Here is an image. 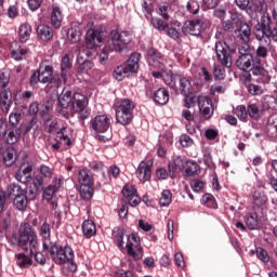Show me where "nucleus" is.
I'll return each instance as SVG.
<instances>
[{
  "label": "nucleus",
  "instance_id": "obj_32",
  "mask_svg": "<svg viewBox=\"0 0 277 277\" xmlns=\"http://www.w3.org/2000/svg\"><path fill=\"white\" fill-rule=\"evenodd\" d=\"M2 135H6L5 142L10 146H14V144H16L21 140V132L18 128H10Z\"/></svg>",
  "mask_w": 277,
  "mask_h": 277
},
{
  "label": "nucleus",
  "instance_id": "obj_54",
  "mask_svg": "<svg viewBox=\"0 0 277 277\" xmlns=\"http://www.w3.org/2000/svg\"><path fill=\"white\" fill-rule=\"evenodd\" d=\"M171 11H172V6L168 2H164V3L158 5L157 13L160 16H162V18H164V21H169L170 14H168V13Z\"/></svg>",
  "mask_w": 277,
  "mask_h": 277
},
{
  "label": "nucleus",
  "instance_id": "obj_33",
  "mask_svg": "<svg viewBox=\"0 0 277 277\" xmlns=\"http://www.w3.org/2000/svg\"><path fill=\"white\" fill-rule=\"evenodd\" d=\"M82 233L85 239H91L96 235V224L92 220H85L82 223Z\"/></svg>",
  "mask_w": 277,
  "mask_h": 277
},
{
  "label": "nucleus",
  "instance_id": "obj_16",
  "mask_svg": "<svg viewBox=\"0 0 277 277\" xmlns=\"http://www.w3.org/2000/svg\"><path fill=\"white\" fill-rule=\"evenodd\" d=\"M34 172V162L26 161L22 163L19 170L15 173V179L18 183H30L31 173Z\"/></svg>",
  "mask_w": 277,
  "mask_h": 277
},
{
  "label": "nucleus",
  "instance_id": "obj_46",
  "mask_svg": "<svg viewBox=\"0 0 277 277\" xmlns=\"http://www.w3.org/2000/svg\"><path fill=\"white\" fill-rule=\"evenodd\" d=\"M61 72L68 77V72L72 70V62H70V56L65 54L61 60Z\"/></svg>",
  "mask_w": 277,
  "mask_h": 277
},
{
  "label": "nucleus",
  "instance_id": "obj_42",
  "mask_svg": "<svg viewBox=\"0 0 277 277\" xmlns=\"http://www.w3.org/2000/svg\"><path fill=\"white\" fill-rule=\"evenodd\" d=\"M19 41L24 44L31 38V25L25 23L19 26L18 30Z\"/></svg>",
  "mask_w": 277,
  "mask_h": 277
},
{
  "label": "nucleus",
  "instance_id": "obj_2",
  "mask_svg": "<svg viewBox=\"0 0 277 277\" xmlns=\"http://www.w3.org/2000/svg\"><path fill=\"white\" fill-rule=\"evenodd\" d=\"M253 36H255V40L259 42H263V40H274L277 42V11H272V16L268 13L263 14L258 21L256 25L253 27Z\"/></svg>",
  "mask_w": 277,
  "mask_h": 277
},
{
  "label": "nucleus",
  "instance_id": "obj_25",
  "mask_svg": "<svg viewBox=\"0 0 277 277\" xmlns=\"http://www.w3.org/2000/svg\"><path fill=\"white\" fill-rule=\"evenodd\" d=\"M72 103V91L68 88H64L62 93L58 95V107L62 109H68Z\"/></svg>",
  "mask_w": 277,
  "mask_h": 277
},
{
  "label": "nucleus",
  "instance_id": "obj_4",
  "mask_svg": "<svg viewBox=\"0 0 277 277\" xmlns=\"http://www.w3.org/2000/svg\"><path fill=\"white\" fill-rule=\"evenodd\" d=\"M16 241L18 248L25 252L29 251L30 254L36 253V250L40 248V243H38V235L29 224H24L19 227Z\"/></svg>",
  "mask_w": 277,
  "mask_h": 277
},
{
  "label": "nucleus",
  "instance_id": "obj_43",
  "mask_svg": "<svg viewBox=\"0 0 277 277\" xmlns=\"http://www.w3.org/2000/svg\"><path fill=\"white\" fill-rule=\"evenodd\" d=\"M251 120H261V108L259 104H248L247 106V118Z\"/></svg>",
  "mask_w": 277,
  "mask_h": 277
},
{
  "label": "nucleus",
  "instance_id": "obj_3",
  "mask_svg": "<svg viewBox=\"0 0 277 277\" xmlns=\"http://www.w3.org/2000/svg\"><path fill=\"white\" fill-rule=\"evenodd\" d=\"M131 43V34L129 31L111 30L110 38L100 53V63L107 64L109 60V53H120L127 48V44Z\"/></svg>",
  "mask_w": 277,
  "mask_h": 277
},
{
  "label": "nucleus",
  "instance_id": "obj_38",
  "mask_svg": "<svg viewBox=\"0 0 277 277\" xmlns=\"http://www.w3.org/2000/svg\"><path fill=\"white\" fill-rule=\"evenodd\" d=\"M27 202L28 199L25 190L13 199V206L15 209H17V211H25V209H27Z\"/></svg>",
  "mask_w": 277,
  "mask_h": 277
},
{
  "label": "nucleus",
  "instance_id": "obj_59",
  "mask_svg": "<svg viewBox=\"0 0 277 277\" xmlns=\"http://www.w3.org/2000/svg\"><path fill=\"white\" fill-rule=\"evenodd\" d=\"M171 202H172V193L168 189H164L161 193L159 205L160 207H170Z\"/></svg>",
  "mask_w": 277,
  "mask_h": 277
},
{
  "label": "nucleus",
  "instance_id": "obj_48",
  "mask_svg": "<svg viewBox=\"0 0 277 277\" xmlns=\"http://www.w3.org/2000/svg\"><path fill=\"white\" fill-rule=\"evenodd\" d=\"M262 107L264 109H277V98L273 95H264L262 97Z\"/></svg>",
  "mask_w": 277,
  "mask_h": 277
},
{
  "label": "nucleus",
  "instance_id": "obj_31",
  "mask_svg": "<svg viewBox=\"0 0 277 277\" xmlns=\"http://www.w3.org/2000/svg\"><path fill=\"white\" fill-rule=\"evenodd\" d=\"M15 261L17 267H19L21 269H27V267H31V265H34V260L31 259V255L28 256L25 253L15 254Z\"/></svg>",
  "mask_w": 277,
  "mask_h": 277
},
{
  "label": "nucleus",
  "instance_id": "obj_51",
  "mask_svg": "<svg viewBox=\"0 0 277 277\" xmlns=\"http://www.w3.org/2000/svg\"><path fill=\"white\" fill-rule=\"evenodd\" d=\"M234 114L241 122H248V107H246L245 105H238L234 109Z\"/></svg>",
  "mask_w": 277,
  "mask_h": 277
},
{
  "label": "nucleus",
  "instance_id": "obj_1",
  "mask_svg": "<svg viewBox=\"0 0 277 277\" xmlns=\"http://www.w3.org/2000/svg\"><path fill=\"white\" fill-rule=\"evenodd\" d=\"M43 252H48L55 265H67V269L75 274L77 272V263H75V251L70 246H60L57 242H44Z\"/></svg>",
  "mask_w": 277,
  "mask_h": 277
},
{
  "label": "nucleus",
  "instance_id": "obj_45",
  "mask_svg": "<svg viewBox=\"0 0 277 277\" xmlns=\"http://www.w3.org/2000/svg\"><path fill=\"white\" fill-rule=\"evenodd\" d=\"M245 222L249 230H256V228H259V214L249 213L246 216Z\"/></svg>",
  "mask_w": 277,
  "mask_h": 277
},
{
  "label": "nucleus",
  "instance_id": "obj_36",
  "mask_svg": "<svg viewBox=\"0 0 277 277\" xmlns=\"http://www.w3.org/2000/svg\"><path fill=\"white\" fill-rule=\"evenodd\" d=\"M265 205H267V195H265V192L255 190L253 193V208L261 209V207H265Z\"/></svg>",
  "mask_w": 277,
  "mask_h": 277
},
{
  "label": "nucleus",
  "instance_id": "obj_19",
  "mask_svg": "<svg viewBox=\"0 0 277 277\" xmlns=\"http://www.w3.org/2000/svg\"><path fill=\"white\" fill-rule=\"evenodd\" d=\"M12 104V90L2 89L0 91V110L2 114H10Z\"/></svg>",
  "mask_w": 277,
  "mask_h": 277
},
{
  "label": "nucleus",
  "instance_id": "obj_15",
  "mask_svg": "<svg viewBox=\"0 0 277 277\" xmlns=\"http://www.w3.org/2000/svg\"><path fill=\"white\" fill-rule=\"evenodd\" d=\"M198 107L203 120H211V118H213V111H215V109L213 108V101L210 97L199 96Z\"/></svg>",
  "mask_w": 277,
  "mask_h": 277
},
{
  "label": "nucleus",
  "instance_id": "obj_61",
  "mask_svg": "<svg viewBox=\"0 0 277 277\" xmlns=\"http://www.w3.org/2000/svg\"><path fill=\"white\" fill-rule=\"evenodd\" d=\"M22 119L23 115L21 113H11L9 116V124H11L12 129H17Z\"/></svg>",
  "mask_w": 277,
  "mask_h": 277
},
{
  "label": "nucleus",
  "instance_id": "obj_14",
  "mask_svg": "<svg viewBox=\"0 0 277 277\" xmlns=\"http://www.w3.org/2000/svg\"><path fill=\"white\" fill-rule=\"evenodd\" d=\"M90 124L95 133H107L111 127V119L107 115H97L91 119Z\"/></svg>",
  "mask_w": 277,
  "mask_h": 277
},
{
  "label": "nucleus",
  "instance_id": "obj_26",
  "mask_svg": "<svg viewBox=\"0 0 277 277\" xmlns=\"http://www.w3.org/2000/svg\"><path fill=\"white\" fill-rule=\"evenodd\" d=\"M140 57H142V55L137 52L130 55L126 66H123L128 72H135L140 68Z\"/></svg>",
  "mask_w": 277,
  "mask_h": 277
},
{
  "label": "nucleus",
  "instance_id": "obj_56",
  "mask_svg": "<svg viewBox=\"0 0 277 277\" xmlns=\"http://www.w3.org/2000/svg\"><path fill=\"white\" fill-rule=\"evenodd\" d=\"M201 202L209 209H217V201H215V197L211 194H205L201 198Z\"/></svg>",
  "mask_w": 277,
  "mask_h": 277
},
{
  "label": "nucleus",
  "instance_id": "obj_53",
  "mask_svg": "<svg viewBox=\"0 0 277 277\" xmlns=\"http://www.w3.org/2000/svg\"><path fill=\"white\" fill-rule=\"evenodd\" d=\"M24 192L25 189H23V187H21L18 184H9L6 187V194L9 198H12V196L16 198V196L22 195Z\"/></svg>",
  "mask_w": 277,
  "mask_h": 277
},
{
  "label": "nucleus",
  "instance_id": "obj_23",
  "mask_svg": "<svg viewBox=\"0 0 277 277\" xmlns=\"http://www.w3.org/2000/svg\"><path fill=\"white\" fill-rule=\"evenodd\" d=\"M0 155L2 156L3 163L8 168H12L13 163H16V149L12 146H9L3 149V147H0Z\"/></svg>",
  "mask_w": 277,
  "mask_h": 277
},
{
  "label": "nucleus",
  "instance_id": "obj_60",
  "mask_svg": "<svg viewBox=\"0 0 277 277\" xmlns=\"http://www.w3.org/2000/svg\"><path fill=\"white\" fill-rule=\"evenodd\" d=\"M69 40L74 43L79 42L81 40V28L80 27H71L68 31Z\"/></svg>",
  "mask_w": 277,
  "mask_h": 277
},
{
  "label": "nucleus",
  "instance_id": "obj_22",
  "mask_svg": "<svg viewBox=\"0 0 277 277\" xmlns=\"http://www.w3.org/2000/svg\"><path fill=\"white\" fill-rule=\"evenodd\" d=\"M183 32L190 34V36H200L202 34V23L200 19L185 22Z\"/></svg>",
  "mask_w": 277,
  "mask_h": 277
},
{
  "label": "nucleus",
  "instance_id": "obj_20",
  "mask_svg": "<svg viewBox=\"0 0 277 277\" xmlns=\"http://www.w3.org/2000/svg\"><path fill=\"white\" fill-rule=\"evenodd\" d=\"M37 37L42 42H51L53 40L54 31L53 28L47 24H40L36 28Z\"/></svg>",
  "mask_w": 277,
  "mask_h": 277
},
{
  "label": "nucleus",
  "instance_id": "obj_34",
  "mask_svg": "<svg viewBox=\"0 0 277 277\" xmlns=\"http://www.w3.org/2000/svg\"><path fill=\"white\" fill-rule=\"evenodd\" d=\"M66 81H68V76H66V74H52L50 80H49V84L51 85V88H62V85L66 84Z\"/></svg>",
  "mask_w": 277,
  "mask_h": 277
},
{
  "label": "nucleus",
  "instance_id": "obj_49",
  "mask_svg": "<svg viewBox=\"0 0 277 277\" xmlns=\"http://www.w3.org/2000/svg\"><path fill=\"white\" fill-rule=\"evenodd\" d=\"M55 172L53 171V168L47 166V164H41L39 167V175L45 179V181H51L53 179Z\"/></svg>",
  "mask_w": 277,
  "mask_h": 277
},
{
  "label": "nucleus",
  "instance_id": "obj_41",
  "mask_svg": "<svg viewBox=\"0 0 277 277\" xmlns=\"http://www.w3.org/2000/svg\"><path fill=\"white\" fill-rule=\"evenodd\" d=\"M94 184H80L79 194L83 200H90L94 196Z\"/></svg>",
  "mask_w": 277,
  "mask_h": 277
},
{
  "label": "nucleus",
  "instance_id": "obj_44",
  "mask_svg": "<svg viewBox=\"0 0 277 277\" xmlns=\"http://www.w3.org/2000/svg\"><path fill=\"white\" fill-rule=\"evenodd\" d=\"M184 167L183 169H185V174L186 176H194V174L198 173V170H200V167L198 166V163L192 161V160H183Z\"/></svg>",
  "mask_w": 277,
  "mask_h": 277
},
{
  "label": "nucleus",
  "instance_id": "obj_63",
  "mask_svg": "<svg viewBox=\"0 0 277 277\" xmlns=\"http://www.w3.org/2000/svg\"><path fill=\"white\" fill-rule=\"evenodd\" d=\"M10 72L0 70V88L1 90H10Z\"/></svg>",
  "mask_w": 277,
  "mask_h": 277
},
{
  "label": "nucleus",
  "instance_id": "obj_6",
  "mask_svg": "<svg viewBox=\"0 0 277 277\" xmlns=\"http://www.w3.org/2000/svg\"><path fill=\"white\" fill-rule=\"evenodd\" d=\"M268 51L265 45H259L255 50V55L253 60L255 62V67L253 69V77L258 83H269L272 81V77L269 76V71L265 69V60H267Z\"/></svg>",
  "mask_w": 277,
  "mask_h": 277
},
{
  "label": "nucleus",
  "instance_id": "obj_58",
  "mask_svg": "<svg viewBox=\"0 0 277 277\" xmlns=\"http://www.w3.org/2000/svg\"><path fill=\"white\" fill-rule=\"evenodd\" d=\"M142 10L147 21H149V18H153V12H155V5H153V3H148L146 0H143Z\"/></svg>",
  "mask_w": 277,
  "mask_h": 277
},
{
  "label": "nucleus",
  "instance_id": "obj_55",
  "mask_svg": "<svg viewBox=\"0 0 277 277\" xmlns=\"http://www.w3.org/2000/svg\"><path fill=\"white\" fill-rule=\"evenodd\" d=\"M245 88H247V92L251 94V96H261L263 94V87L254 83H245Z\"/></svg>",
  "mask_w": 277,
  "mask_h": 277
},
{
  "label": "nucleus",
  "instance_id": "obj_40",
  "mask_svg": "<svg viewBox=\"0 0 277 277\" xmlns=\"http://www.w3.org/2000/svg\"><path fill=\"white\" fill-rule=\"evenodd\" d=\"M181 75L179 74H174L172 71L167 72L162 79L166 83V85H168L169 88H171V90H176L179 87L176 85V81H179Z\"/></svg>",
  "mask_w": 277,
  "mask_h": 277
},
{
  "label": "nucleus",
  "instance_id": "obj_18",
  "mask_svg": "<svg viewBox=\"0 0 277 277\" xmlns=\"http://www.w3.org/2000/svg\"><path fill=\"white\" fill-rule=\"evenodd\" d=\"M104 35L103 31L98 29H89L85 35L88 49H94L103 42Z\"/></svg>",
  "mask_w": 277,
  "mask_h": 277
},
{
  "label": "nucleus",
  "instance_id": "obj_39",
  "mask_svg": "<svg viewBox=\"0 0 277 277\" xmlns=\"http://www.w3.org/2000/svg\"><path fill=\"white\" fill-rule=\"evenodd\" d=\"M78 74L79 75H84V72H88V70H92V62L88 61V60H83V56H81V53L78 54Z\"/></svg>",
  "mask_w": 277,
  "mask_h": 277
},
{
  "label": "nucleus",
  "instance_id": "obj_5",
  "mask_svg": "<svg viewBox=\"0 0 277 277\" xmlns=\"http://www.w3.org/2000/svg\"><path fill=\"white\" fill-rule=\"evenodd\" d=\"M116 114V122L122 127H129L133 122L135 115V103L130 98H122L115 103L114 105Z\"/></svg>",
  "mask_w": 277,
  "mask_h": 277
},
{
  "label": "nucleus",
  "instance_id": "obj_28",
  "mask_svg": "<svg viewBox=\"0 0 277 277\" xmlns=\"http://www.w3.org/2000/svg\"><path fill=\"white\" fill-rule=\"evenodd\" d=\"M179 92L182 96H187V94H192L194 91L192 89V81L187 77L180 76L179 78Z\"/></svg>",
  "mask_w": 277,
  "mask_h": 277
},
{
  "label": "nucleus",
  "instance_id": "obj_13",
  "mask_svg": "<svg viewBox=\"0 0 277 277\" xmlns=\"http://www.w3.org/2000/svg\"><path fill=\"white\" fill-rule=\"evenodd\" d=\"M51 144L53 150H60V148H62V144L70 148V146L75 144V138H72V134H68L66 128H62L60 131L56 132L54 142H52Z\"/></svg>",
  "mask_w": 277,
  "mask_h": 277
},
{
  "label": "nucleus",
  "instance_id": "obj_50",
  "mask_svg": "<svg viewBox=\"0 0 277 277\" xmlns=\"http://www.w3.org/2000/svg\"><path fill=\"white\" fill-rule=\"evenodd\" d=\"M267 131L271 133L272 137H277V114L268 118Z\"/></svg>",
  "mask_w": 277,
  "mask_h": 277
},
{
  "label": "nucleus",
  "instance_id": "obj_57",
  "mask_svg": "<svg viewBox=\"0 0 277 277\" xmlns=\"http://www.w3.org/2000/svg\"><path fill=\"white\" fill-rule=\"evenodd\" d=\"M149 21L153 27H155V29H158V31H166V29H168V23L159 17H151L149 18Z\"/></svg>",
  "mask_w": 277,
  "mask_h": 277
},
{
  "label": "nucleus",
  "instance_id": "obj_17",
  "mask_svg": "<svg viewBox=\"0 0 277 277\" xmlns=\"http://www.w3.org/2000/svg\"><path fill=\"white\" fill-rule=\"evenodd\" d=\"M147 96L150 94L153 96L154 103L156 105H168V102L170 101V91L166 88H159L154 93L150 90H146Z\"/></svg>",
  "mask_w": 277,
  "mask_h": 277
},
{
  "label": "nucleus",
  "instance_id": "obj_30",
  "mask_svg": "<svg viewBox=\"0 0 277 277\" xmlns=\"http://www.w3.org/2000/svg\"><path fill=\"white\" fill-rule=\"evenodd\" d=\"M64 15H62V9L57 5H52V13H51V25L55 29H60L62 27V21Z\"/></svg>",
  "mask_w": 277,
  "mask_h": 277
},
{
  "label": "nucleus",
  "instance_id": "obj_7",
  "mask_svg": "<svg viewBox=\"0 0 277 277\" xmlns=\"http://www.w3.org/2000/svg\"><path fill=\"white\" fill-rule=\"evenodd\" d=\"M238 58L236 60V67L238 70L242 72H252L254 75V68L256 66V62L254 61V56L250 53V45L245 43L238 50Z\"/></svg>",
  "mask_w": 277,
  "mask_h": 277
},
{
  "label": "nucleus",
  "instance_id": "obj_24",
  "mask_svg": "<svg viewBox=\"0 0 277 277\" xmlns=\"http://www.w3.org/2000/svg\"><path fill=\"white\" fill-rule=\"evenodd\" d=\"M235 34L242 42H250V36H252V28L248 23H240V26L235 29Z\"/></svg>",
  "mask_w": 277,
  "mask_h": 277
},
{
  "label": "nucleus",
  "instance_id": "obj_47",
  "mask_svg": "<svg viewBox=\"0 0 277 277\" xmlns=\"http://www.w3.org/2000/svg\"><path fill=\"white\" fill-rule=\"evenodd\" d=\"M272 170L268 172L267 176L272 187L277 192V160L272 161Z\"/></svg>",
  "mask_w": 277,
  "mask_h": 277
},
{
  "label": "nucleus",
  "instance_id": "obj_9",
  "mask_svg": "<svg viewBox=\"0 0 277 277\" xmlns=\"http://www.w3.org/2000/svg\"><path fill=\"white\" fill-rule=\"evenodd\" d=\"M53 65H50L47 62L40 63L39 68L30 76V85L34 88L39 83H49L51 77H53Z\"/></svg>",
  "mask_w": 277,
  "mask_h": 277
},
{
  "label": "nucleus",
  "instance_id": "obj_35",
  "mask_svg": "<svg viewBox=\"0 0 277 277\" xmlns=\"http://www.w3.org/2000/svg\"><path fill=\"white\" fill-rule=\"evenodd\" d=\"M39 237L42 239V248L44 249V243H53L51 242V225L47 222H43V224L39 228Z\"/></svg>",
  "mask_w": 277,
  "mask_h": 277
},
{
  "label": "nucleus",
  "instance_id": "obj_29",
  "mask_svg": "<svg viewBox=\"0 0 277 277\" xmlns=\"http://www.w3.org/2000/svg\"><path fill=\"white\" fill-rule=\"evenodd\" d=\"M113 241L119 250H124V229L120 227H114Z\"/></svg>",
  "mask_w": 277,
  "mask_h": 277
},
{
  "label": "nucleus",
  "instance_id": "obj_10",
  "mask_svg": "<svg viewBox=\"0 0 277 277\" xmlns=\"http://www.w3.org/2000/svg\"><path fill=\"white\" fill-rule=\"evenodd\" d=\"M71 109L75 114H79V120H88V118H90V109H88V97L81 93L72 94Z\"/></svg>",
  "mask_w": 277,
  "mask_h": 277
},
{
  "label": "nucleus",
  "instance_id": "obj_37",
  "mask_svg": "<svg viewBox=\"0 0 277 277\" xmlns=\"http://www.w3.org/2000/svg\"><path fill=\"white\" fill-rule=\"evenodd\" d=\"M184 168V162L183 159H181V157H177L173 160V162L169 163L168 166V174L170 176V179H174V174H176L177 170H183Z\"/></svg>",
  "mask_w": 277,
  "mask_h": 277
},
{
  "label": "nucleus",
  "instance_id": "obj_62",
  "mask_svg": "<svg viewBox=\"0 0 277 277\" xmlns=\"http://www.w3.org/2000/svg\"><path fill=\"white\" fill-rule=\"evenodd\" d=\"M213 77L215 81H222L226 77V69L222 67L221 65H215L213 67Z\"/></svg>",
  "mask_w": 277,
  "mask_h": 277
},
{
  "label": "nucleus",
  "instance_id": "obj_11",
  "mask_svg": "<svg viewBox=\"0 0 277 277\" xmlns=\"http://www.w3.org/2000/svg\"><path fill=\"white\" fill-rule=\"evenodd\" d=\"M126 249L128 255L133 259V261H140L144 258V248H142V241L137 234H130L127 238Z\"/></svg>",
  "mask_w": 277,
  "mask_h": 277
},
{
  "label": "nucleus",
  "instance_id": "obj_12",
  "mask_svg": "<svg viewBox=\"0 0 277 277\" xmlns=\"http://www.w3.org/2000/svg\"><path fill=\"white\" fill-rule=\"evenodd\" d=\"M147 63L149 68H156L157 70L166 69V56L155 48L147 49Z\"/></svg>",
  "mask_w": 277,
  "mask_h": 277
},
{
  "label": "nucleus",
  "instance_id": "obj_21",
  "mask_svg": "<svg viewBox=\"0 0 277 277\" xmlns=\"http://www.w3.org/2000/svg\"><path fill=\"white\" fill-rule=\"evenodd\" d=\"M153 175V168L150 164H147L146 161H141L136 169V176L141 183H146V181H150V176Z\"/></svg>",
  "mask_w": 277,
  "mask_h": 277
},
{
  "label": "nucleus",
  "instance_id": "obj_27",
  "mask_svg": "<svg viewBox=\"0 0 277 277\" xmlns=\"http://www.w3.org/2000/svg\"><path fill=\"white\" fill-rule=\"evenodd\" d=\"M79 185H94V175L88 168H83L79 171L78 175Z\"/></svg>",
  "mask_w": 277,
  "mask_h": 277
},
{
  "label": "nucleus",
  "instance_id": "obj_52",
  "mask_svg": "<svg viewBox=\"0 0 277 277\" xmlns=\"http://www.w3.org/2000/svg\"><path fill=\"white\" fill-rule=\"evenodd\" d=\"M251 254H255L262 263H269V253L261 247H258L255 251L251 250Z\"/></svg>",
  "mask_w": 277,
  "mask_h": 277
},
{
  "label": "nucleus",
  "instance_id": "obj_8",
  "mask_svg": "<svg viewBox=\"0 0 277 277\" xmlns=\"http://www.w3.org/2000/svg\"><path fill=\"white\" fill-rule=\"evenodd\" d=\"M214 51L217 61L224 68H230V66H233V55L237 53V50L230 48L225 41H216Z\"/></svg>",
  "mask_w": 277,
  "mask_h": 277
},
{
  "label": "nucleus",
  "instance_id": "obj_64",
  "mask_svg": "<svg viewBox=\"0 0 277 277\" xmlns=\"http://www.w3.org/2000/svg\"><path fill=\"white\" fill-rule=\"evenodd\" d=\"M55 192H57V189L55 187H53L52 185H49L48 187L43 188V200H53V196H55Z\"/></svg>",
  "mask_w": 277,
  "mask_h": 277
}]
</instances>
